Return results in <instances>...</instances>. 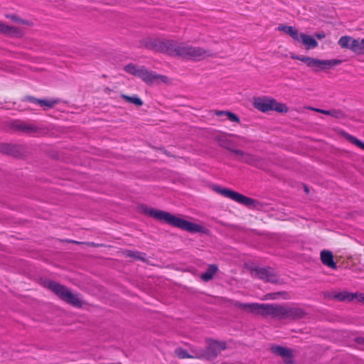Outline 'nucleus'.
Returning <instances> with one entry per match:
<instances>
[{
    "label": "nucleus",
    "instance_id": "obj_15",
    "mask_svg": "<svg viewBox=\"0 0 364 364\" xmlns=\"http://www.w3.org/2000/svg\"><path fill=\"white\" fill-rule=\"evenodd\" d=\"M271 351L277 355H279L284 358L286 364H292V352L291 349L280 346H272L271 347Z\"/></svg>",
    "mask_w": 364,
    "mask_h": 364
},
{
    "label": "nucleus",
    "instance_id": "obj_33",
    "mask_svg": "<svg viewBox=\"0 0 364 364\" xmlns=\"http://www.w3.org/2000/svg\"><path fill=\"white\" fill-rule=\"evenodd\" d=\"M230 151L233 153V154H236L237 156H240V158H243V156H244V155L245 154V152L243 151L242 150L232 149V148L230 149Z\"/></svg>",
    "mask_w": 364,
    "mask_h": 364
},
{
    "label": "nucleus",
    "instance_id": "obj_5",
    "mask_svg": "<svg viewBox=\"0 0 364 364\" xmlns=\"http://www.w3.org/2000/svg\"><path fill=\"white\" fill-rule=\"evenodd\" d=\"M290 58L304 63L306 66L312 68L315 72L332 68L342 63V60L338 59L320 60L312 57L299 55L294 53H291Z\"/></svg>",
    "mask_w": 364,
    "mask_h": 364
},
{
    "label": "nucleus",
    "instance_id": "obj_40",
    "mask_svg": "<svg viewBox=\"0 0 364 364\" xmlns=\"http://www.w3.org/2000/svg\"><path fill=\"white\" fill-rule=\"evenodd\" d=\"M316 37L318 39H323L326 37V34L323 31H321V32H319V33H316L315 34Z\"/></svg>",
    "mask_w": 364,
    "mask_h": 364
},
{
    "label": "nucleus",
    "instance_id": "obj_39",
    "mask_svg": "<svg viewBox=\"0 0 364 364\" xmlns=\"http://www.w3.org/2000/svg\"><path fill=\"white\" fill-rule=\"evenodd\" d=\"M227 113H229V111H222V110H218L215 112V114L217 116H227Z\"/></svg>",
    "mask_w": 364,
    "mask_h": 364
},
{
    "label": "nucleus",
    "instance_id": "obj_17",
    "mask_svg": "<svg viewBox=\"0 0 364 364\" xmlns=\"http://www.w3.org/2000/svg\"><path fill=\"white\" fill-rule=\"evenodd\" d=\"M321 262L326 267L333 269H337V264L333 260V255L331 251L323 250L321 252Z\"/></svg>",
    "mask_w": 364,
    "mask_h": 364
},
{
    "label": "nucleus",
    "instance_id": "obj_3",
    "mask_svg": "<svg viewBox=\"0 0 364 364\" xmlns=\"http://www.w3.org/2000/svg\"><path fill=\"white\" fill-rule=\"evenodd\" d=\"M139 213L154 218L160 222H164L169 225L188 231L191 233L205 232V228L183 218L176 217L168 212L149 208L145 204L138 206Z\"/></svg>",
    "mask_w": 364,
    "mask_h": 364
},
{
    "label": "nucleus",
    "instance_id": "obj_24",
    "mask_svg": "<svg viewBox=\"0 0 364 364\" xmlns=\"http://www.w3.org/2000/svg\"><path fill=\"white\" fill-rule=\"evenodd\" d=\"M239 161L251 166H257L259 163V158L255 155L245 152L243 158H240Z\"/></svg>",
    "mask_w": 364,
    "mask_h": 364
},
{
    "label": "nucleus",
    "instance_id": "obj_29",
    "mask_svg": "<svg viewBox=\"0 0 364 364\" xmlns=\"http://www.w3.org/2000/svg\"><path fill=\"white\" fill-rule=\"evenodd\" d=\"M175 353L180 358H196L195 354L190 355L186 350L182 348H178L175 350Z\"/></svg>",
    "mask_w": 364,
    "mask_h": 364
},
{
    "label": "nucleus",
    "instance_id": "obj_1",
    "mask_svg": "<svg viewBox=\"0 0 364 364\" xmlns=\"http://www.w3.org/2000/svg\"><path fill=\"white\" fill-rule=\"evenodd\" d=\"M233 306L247 313L264 317L271 316L278 320H299L306 316V311L298 306H290L275 304L233 302Z\"/></svg>",
    "mask_w": 364,
    "mask_h": 364
},
{
    "label": "nucleus",
    "instance_id": "obj_6",
    "mask_svg": "<svg viewBox=\"0 0 364 364\" xmlns=\"http://www.w3.org/2000/svg\"><path fill=\"white\" fill-rule=\"evenodd\" d=\"M253 105L255 108L262 112H268L273 110L279 113L288 112V107L285 104L279 103L276 100L270 97H255L254 98Z\"/></svg>",
    "mask_w": 364,
    "mask_h": 364
},
{
    "label": "nucleus",
    "instance_id": "obj_20",
    "mask_svg": "<svg viewBox=\"0 0 364 364\" xmlns=\"http://www.w3.org/2000/svg\"><path fill=\"white\" fill-rule=\"evenodd\" d=\"M215 141L218 142L220 146L223 147L228 151H230L234 142L230 140L226 134L217 135L214 138Z\"/></svg>",
    "mask_w": 364,
    "mask_h": 364
},
{
    "label": "nucleus",
    "instance_id": "obj_32",
    "mask_svg": "<svg viewBox=\"0 0 364 364\" xmlns=\"http://www.w3.org/2000/svg\"><path fill=\"white\" fill-rule=\"evenodd\" d=\"M213 343V344H216L217 350H218V352L220 351V350H225V349H226V343L225 342L215 341Z\"/></svg>",
    "mask_w": 364,
    "mask_h": 364
},
{
    "label": "nucleus",
    "instance_id": "obj_11",
    "mask_svg": "<svg viewBox=\"0 0 364 364\" xmlns=\"http://www.w3.org/2000/svg\"><path fill=\"white\" fill-rule=\"evenodd\" d=\"M23 102H29L36 105H39L40 107L44 108V109L53 108L55 105H58L60 102L59 99H38L33 96H25L23 100Z\"/></svg>",
    "mask_w": 364,
    "mask_h": 364
},
{
    "label": "nucleus",
    "instance_id": "obj_43",
    "mask_svg": "<svg viewBox=\"0 0 364 364\" xmlns=\"http://www.w3.org/2000/svg\"><path fill=\"white\" fill-rule=\"evenodd\" d=\"M70 242H73V243H78L77 242L74 241V240H70Z\"/></svg>",
    "mask_w": 364,
    "mask_h": 364
},
{
    "label": "nucleus",
    "instance_id": "obj_22",
    "mask_svg": "<svg viewBox=\"0 0 364 364\" xmlns=\"http://www.w3.org/2000/svg\"><path fill=\"white\" fill-rule=\"evenodd\" d=\"M218 271V265L215 264H209L207 270L201 274L200 278L204 282H208L213 278L215 274Z\"/></svg>",
    "mask_w": 364,
    "mask_h": 364
},
{
    "label": "nucleus",
    "instance_id": "obj_12",
    "mask_svg": "<svg viewBox=\"0 0 364 364\" xmlns=\"http://www.w3.org/2000/svg\"><path fill=\"white\" fill-rule=\"evenodd\" d=\"M163 39L164 38L147 37L142 39L140 43L142 46L148 50L161 53Z\"/></svg>",
    "mask_w": 364,
    "mask_h": 364
},
{
    "label": "nucleus",
    "instance_id": "obj_26",
    "mask_svg": "<svg viewBox=\"0 0 364 364\" xmlns=\"http://www.w3.org/2000/svg\"><path fill=\"white\" fill-rule=\"evenodd\" d=\"M121 97L124 100H125L127 102L129 103H132L138 107H140L143 105V101L141 98H139L137 95H133V96H128L126 95L122 94L121 95Z\"/></svg>",
    "mask_w": 364,
    "mask_h": 364
},
{
    "label": "nucleus",
    "instance_id": "obj_41",
    "mask_svg": "<svg viewBox=\"0 0 364 364\" xmlns=\"http://www.w3.org/2000/svg\"><path fill=\"white\" fill-rule=\"evenodd\" d=\"M20 23H22L23 25H30V23L28 20H23L21 18V21L19 22Z\"/></svg>",
    "mask_w": 364,
    "mask_h": 364
},
{
    "label": "nucleus",
    "instance_id": "obj_31",
    "mask_svg": "<svg viewBox=\"0 0 364 364\" xmlns=\"http://www.w3.org/2000/svg\"><path fill=\"white\" fill-rule=\"evenodd\" d=\"M227 117H228V119L231 122H237V123L240 122V119L239 117L236 114H235L230 111H229V113H227Z\"/></svg>",
    "mask_w": 364,
    "mask_h": 364
},
{
    "label": "nucleus",
    "instance_id": "obj_35",
    "mask_svg": "<svg viewBox=\"0 0 364 364\" xmlns=\"http://www.w3.org/2000/svg\"><path fill=\"white\" fill-rule=\"evenodd\" d=\"M353 341L359 345L364 346V336H357L353 339Z\"/></svg>",
    "mask_w": 364,
    "mask_h": 364
},
{
    "label": "nucleus",
    "instance_id": "obj_16",
    "mask_svg": "<svg viewBox=\"0 0 364 364\" xmlns=\"http://www.w3.org/2000/svg\"><path fill=\"white\" fill-rule=\"evenodd\" d=\"M0 33L14 38H21L23 36V32L21 28L6 25L3 23L0 24Z\"/></svg>",
    "mask_w": 364,
    "mask_h": 364
},
{
    "label": "nucleus",
    "instance_id": "obj_34",
    "mask_svg": "<svg viewBox=\"0 0 364 364\" xmlns=\"http://www.w3.org/2000/svg\"><path fill=\"white\" fill-rule=\"evenodd\" d=\"M6 17L16 23H19L21 21V18L14 14L7 15Z\"/></svg>",
    "mask_w": 364,
    "mask_h": 364
},
{
    "label": "nucleus",
    "instance_id": "obj_21",
    "mask_svg": "<svg viewBox=\"0 0 364 364\" xmlns=\"http://www.w3.org/2000/svg\"><path fill=\"white\" fill-rule=\"evenodd\" d=\"M355 38L349 36H343L338 41V45L344 49H348L353 51V44L355 42Z\"/></svg>",
    "mask_w": 364,
    "mask_h": 364
},
{
    "label": "nucleus",
    "instance_id": "obj_38",
    "mask_svg": "<svg viewBox=\"0 0 364 364\" xmlns=\"http://www.w3.org/2000/svg\"><path fill=\"white\" fill-rule=\"evenodd\" d=\"M279 294H281L280 292L272 293V294H268L266 296L267 299H275L277 298V296Z\"/></svg>",
    "mask_w": 364,
    "mask_h": 364
},
{
    "label": "nucleus",
    "instance_id": "obj_30",
    "mask_svg": "<svg viewBox=\"0 0 364 364\" xmlns=\"http://www.w3.org/2000/svg\"><path fill=\"white\" fill-rule=\"evenodd\" d=\"M328 115L336 119H343L346 117L345 112L341 109H329Z\"/></svg>",
    "mask_w": 364,
    "mask_h": 364
},
{
    "label": "nucleus",
    "instance_id": "obj_10",
    "mask_svg": "<svg viewBox=\"0 0 364 364\" xmlns=\"http://www.w3.org/2000/svg\"><path fill=\"white\" fill-rule=\"evenodd\" d=\"M196 358L211 360L215 359L218 354L216 344L210 343L205 349L198 348L192 350Z\"/></svg>",
    "mask_w": 364,
    "mask_h": 364
},
{
    "label": "nucleus",
    "instance_id": "obj_25",
    "mask_svg": "<svg viewBox=\"0 0 364 364\" xmlns=\"http://www.w3.org/2000/svg\"><path fill=\"white\" fill-rule=\"evenodd\" d=\"M124 255L127 257L133 258L135 260L146 261V253L136 250H126Z\"/></svg>",
    "mask_w": 364,
    "mask_h": 364
},
{
    "label": "nucleus",
    "instance_id": "obj_18",
    "mask_svg": "<svg viewBox=\"0 0 364 364\" xmlns=\"http://www.w3.org/2000/svg\"><path fill=\"white\" fill-rule=\"evenodd\" d=\"M296 41L301 42L307 50L313 49L318 46V42L314 37L304 33H299V41Z\"/></svg>",
    "mask_w": 364,
    "mask_h": 364
},
{
    "label": "nucleus",
    "instance_id": "obj_4",
    "mask_svg": "<svg viewBox=\"0 0 364 364\" xmlns=\"http://www.w3.org/2000/svg\"><path fill=\"white\" fill-rule=\"evenodd\" d=\"M46 287L67 304L77 308L82 306L83 302L78 296L79 294H73L66 286L49 280L46 282Z\"/></svg>",
    "mask_w": 364,
    "mask_h": 364
},
{
    "label": "nucleus",
    "instance_id": "obj_13",
    "mask_svg": "<svg viewBox=\"0 0 364 364\" xmlns=\"http://www.w3.org/2000/svg\"><path fill=\"white\" fill-rule=\"evenodd\" d=\"M0 152L14 157H20L23 154L24 150L20 145L3 143L0 144Z\"/></svg>",
    "mask_w": 364,
    "mask_h": 364
},
{
    "label": "nucleus",
    "instance_id": "obj_14",
    "mask_svg": "<svg viewBox=\"0 0 364 364\" xmlns=\"http://www.w3.org/2000/svg\"><path fill=\"white\" fill-rule=\"evenodd\" d=\"M11 128L16 131H19L26 134H34L38 132L39 127L28 124L22 121H14L11 123Z\"/></svg>",
    "mask_w": 364,
    "mask_h": 364
},
{
    "label": "nucleus",
    "instance_id": "obj_27",
    "mask_svg": "<svg viewBox=\"0 0 364 364\" xmlns=\"http://www.w3.org/2000/svg\"><path fill=\"white\" fill-rule=\"evenodd\" d=\"M343 136L349 142L364 150V142L348 133H344Z\"/></svg>",
    "mask_w": 364,
    "mask_h": 364
},
{
    "label": "nucleus",
    "instance_id": "obj_23",
    "mask_svg": "<svg viewBox=\"0 0 364 364\" xmlns=\"http://www.w3.org/2000/svg\"><path fill=\"white\" fill-rule=\"evenodd\" d=\"M355 294L347 291L336 293L332 296L334 299L340 301H351L355 299Z\"/></svg>",
    "mask_w": 364,
    "mask_h": 364
},
{
    "label": "nucleus",
    "instance_id": "obj_9",
    "mask_svg": "<svg viewBox=\"0 0 364 364\" xmlns=\"http://www.w3.org/2000/svg\"><path fill=\"white\" fill-rule=\"evenodd\" d=\"M250 270L252 274H255V275L260 279L271 283L277 282V277L270 267H251Z\"/></svg>",
    "mask_w": 364,
    "mask_h": 364
},
{
    "label": "nucleus",
    "instance_id": "obj_2",
    "mask_svg": "<svg viewBox=\"0 0 364 364\" xmlns=\"http://www.w3.org/2000/svg\"><path fill=\"white\" fill-rule=\"evenodd\" d=\"M161 53L195 61H200L205 57L213 55L210 50L203 48L195 47L183 42L166 38L163 39Z\"/></svg>",
    "mask_w": 364,
    "mask_h": 364
},
{
    "label": "nucleus",
    "instance_id": "obj_19",
    "mask_svg": "<svg viewBox=\"0 0 364 364\" xmlns=\"http://www.w3.org/2000/svg\"><path fill=\"white\" fill-rule=\"evenodd\" d=\"M277 29L279 31H282V32L285 33L286 34L289 35L295 41H299V32L298 31V30L295 27L291 26H287V25H284V24H280L277 27Z\"/></svg>",
    "mask_w": 364,
    "mask_h": 364
},
{
    "label": "nucleus",
    "instance_id": "obj_37",
    "mask_svg": "<svg viewBox=\"0 0 364 364\" xmlns=\"http://www.w3.org/2000/svg\"><path fill=\"white\" fill-rule=\"evenodd\" d=\"M312 109L315 110L317 112H319V113H321V114H323L326 115H328L329 109H318V108H313Z\"/></svg>",
    "mask_w": 364,
    "mask_h": 364
},
{
    "label": "nucleus",
    "instance_id": "obj_8",
    "mask_svg": "<svg viewBox=\"0 0 364 364\" xmlns=\"http://www.w3.org/2000/svg\"><path fill=\"white\" fill-rule=\"evenodd\" d=\"M213 190L220 195L247 207L255 205L256 203L255 200L226 188L216 186Z\"/></svg>",
    "mask_w": 364,
    "mask_h": 364
},
{
    "label": "nucleus",
    "instance_id": "obj_36",
    "mask_svg": "<svg viewBox=\"0 0 364 364\" xmlns=\"http://www.w3.org/2000/svg\"><path fill=\"white\" fill-rule=\"evenodd\" d=\"M355 299H356L358 301H364V294L361 293H355Z\"/></svg>",
    "mask_w": 364,
    "mask_h": 364
},
{
    "label": "nucleus",
    "instance_id": "obj_42",
    "mask_svg": "<svg viewBox=\"0 0 364 364\" xmlns=\"http://www.w3.org/2000/svg\"><path fill=\"white\" fill-rule=\"evenodd\" d=\"M305 191H306V193H308V192H309V188H308L306 186H305Z\"/></svg>",
    "mask_w": 364,
    "mask_h": 364
},
{
    "label": "nucleus",
    "instance_id": "obj_7",
    "mask_svg": "<svg viewBox=\"0 0 364 364\" xmlns=\"http://www.w3.org/2000/svg\"><path fill=\"white\" fill-rule=\"evenodd\" d=\"M124 70L129 74L140 77L146 83H151L154 80L166 78L165 76L157 75L155 72L149 71L144 66L137 67L133 63H129L124 67Z\"/></svg>",
    "mask_w": 364,
    "mask_h": 364
},
{
    "label": "nucleus",
    "instance_id": "obj_28",
    "mask_svg": "<svg viewBox=\"0 0 364 364\" xmlns=\"http://www.w3.org/2000/svg\"><path fill=\"white\" fill-rule=\"evenodd\" d=\"M353 46V52L359 54L364 55V38L360 41L359 39H356L355 42Z\"/></svg>",
    "mask_w": 364,
    "mask_h": 364
}]
</instances>
